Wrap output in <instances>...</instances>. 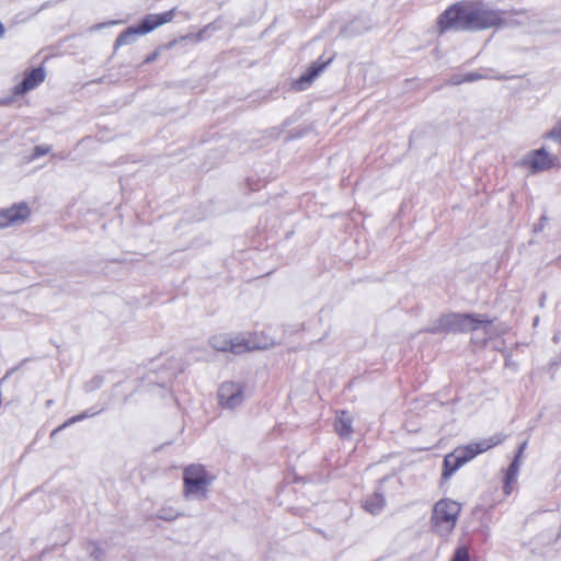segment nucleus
Returning a JSON list of instances; mask_svg holds the SVG:
<instances>
[{
    "mask_svg": "<svg viewBox=\"0 0 561 561\" xmlns=\"http://www.w3.org/2000/svg\"><path fill=\"white\" fill-rule=\"evenodd\" d=\"M491 321L479 314L449 313L442 316L436 324L428 329L431 333L442 332H470L478 330L480 325H490Z\"/></svg>",
    "mask_w": 561,
    "mask_h": 561,
    "instance_id": "1",
    "label": "nucleus"
},
{
    "mask_svg": "<svg viewBox=\"0 0 561 561\" xmlns=\"http://www.w3.org/2000/svg\"><path fill=\"white\" fill-rule=\"evenodd\" d=\"M461 506L458 502L444 499L438 501L433 508L432 526L440 536L449 535L456 526Z\"/></svg>",
    "mask_w": 561,
    "mask_h": 561,
    "instance_id": "2",
    "label": "nucleus"
},
{
    "mask_svg": "<svg viewBox=\"0 0 561 561\" xmlns=\"http://www.w3.org/2000/svg\"><path fill=\"white\" fill-rule=\"evenodd\" d=\"M214 477L202 465H191L183 471L184 495L186 497L206 499Z\"/></svg>",
    "mask_w": 561,
    "mask_h": 561,
    "instance_id": "3",
    "label": "nucleus"
},
{
    "mask_svg": "<svg viewBox=\"0 0 561 561\" xmlns=\"http://www.w3.org/2000/svg\"><path fill=\"white\" fill-rule=\"evenodd\" d=\"M210 345L219 352H231L233 354H242L253 350L265 348L266 345L255 341V335H236L217 334L210 337Z\"/></svg>",
    "mask_w": 561,
    "mask_h": 561,
    "instance_id": "4",
    "label": "nucleus"
},
{
    "mask_svg": "<svg viewBox=\"0 0 561 561\" xmlns=\"http://www.w3.org/2000/svg\"><path fill=\"white\" fill-rule=\"evenodd\" d=\"M502 10L492 9L483 4L468 7L465 13L467 30H484L499 27Z\"/></svg>",
    "mask_w": 561,
    "mask_h": 561,
    "instance_id": "5",
    "label": "nucleus"
},
{
    "mask_svg": "<svg viewBox=\"0 0 561 561\" xmlns=\"http://www.w3.org/2000/svg\"><path fill=\"white\" fill-rule=\"evenodd\" d=\"M244 385L241 382L227 381L218 389V402L220 407L233 410L240 407L244 399Z\"/></svg>",
    "mask_w": 561,
    "mask_h": 561,
    "instance_id": "6",
    "label": "nucleus"
},
{
    "mask_svg": "<svg viewBox=\"0 0 561 561\" xmlns=\"http://www.w3.org/2000/svg\"><path fill=\"white\" fill-rule=\"evenodd\" d=\"M558 162V158L550 154L545 148H539L528 152L520 164L530 170L531 173H539L552 169Z\"/></svg>",
    "mask_w": 561,
    "mask_h": 561,
    "instance_id": "7",
    "label": "nucleus"
},
{
    "mask_svg": "<svg viewBox=\"0 0 561 561\" xmlns=\"http://www.w3.org/2000/svg\"><path fill=\"white\" fill-rule=\"evenodd\" d=\"M467 10L468 7H465L461 3H455L447 8L438 18V27L440 32L451 28L467 30V22L465 19Z\"/></svg>",
    "mask_w": 561,
    "mask_h": 561,
    "instance_id": "8",
    "label": "nucleus"
},
{
    "mask_svg": "<svg viewBox=\"0 0 561 561\" xmlns=\"http://www.w3.org/2000/svg\"><path fill=\"white\" fill-rule=\"evenodd\" d=\"M31 216V209L24 202L13 204L0 210V229L24 224Z\"/></svg>",
    "mask_w": 561,
    "mask_h": 561,
    "instance_id": "9",
    "label": "nucleus"
},
{
    "mask_svg": "<svg viewBox=\"0 0 561 561\" xmlns=\"http://www.w3.org/2000/svg\"><path fill=\"white\" fill-rule=\"evenodd\" d=\"M503 442V437L500 435H494L490 438L482 439L480 442L468 444L463 447H458L455 449L457 455L461 458L463 465L468 461L472 460L479 454H482L492 447L501 444Z\"/></svg>",
    "mask_w": 561,
    "mask_h": 561,
    "instance_id": "10",
    "label": "nucleus"
},
{
    "mask_svg": "<svg viewBox=\"0 0 561 561\" xmlns=\"http://www.w3.org/2000/svg\"><path fill=\"white\" fill-rule=\"evenodd\" d=\"M174 16L175 9H171L163 13L148 14L142 19L141 23L137 26L139 27L140 33L145 35L152 32L160 25L171 22L174 19Z\"/></svg>",
    "mask_w": 561,
    "mask_h": 561,
    "instance_id": "11",
    "label": "nucleus"
},
{
    "mask_svg": "<svg viewBox=\"0 0 561 561\" xmlns=\"http://www.w3.org/2000/svg\"><path fill=\"white\" fill-rule=\"evenodd\" d=\"M45 77L46 75L43 67L32 69L30 72L25 75L23 81L14 87V94H24L35 89L45 80Z\"/></svg>",
    "mask_w": 561,
    "mask_h": 561,
    "instance_id": "12",
    "label": "nucleus"
},
{
    "mask_svg": "<svg viewBox=\"0 0 561 561\" xmlns=\"http://www.w3.org/2000/svg\"><path fill=\"white\" fill-rule=\"evenodd\" d=\"M331 59L325 61H317L312 64L309 69L297 80L293 82V89L302 91L307 89L311 82L323 71V69L330 64Z\"/></svg>",
    "mask_w": 561,
    "mask_h": 561,
    "instance_id": "13",
    "label": "nucleus"
},
{
    "mask_svg": "<svg viewBox=\"0 0 561 561\" xmlns=\"http://www.w3.org/2000/svg\"><path fill=\"white\" fill-rule=\"evenodd\" d=\"M530 20L528 12L526 10H502L501 21L499 23V27L502 26H519L528 23Z\"/></svg>",
    "mask_w": 561,
    "mask_h": 561,
    "instance_id": "14",
    "label": "nucleus"
},
{
    "mask_svg": "<svg viewBox=\"0 0 561 561\" xmlns=\"http://www.w3.org/2000/svg\"><path fill=\"white\" fill-rule=\"evenodd\" d=\"M481 79H496V80H508L511 77L505 75H491V70L486 69L483 72L472 71L466 75H455L451 77L450 82L453 84H461L463 82H473Z\"/></svg>",
    "mask_w": 561,
    "mask_h": 561,
    "instance_id": "15",
    "label": "nucleus"
},
{
    "mask_svg": "<svg viewBox=\"0 0 561 561\" xmlns=\"http://www.w3.org/2000/svg\"><path fill=\"white\" fill-rule=\"evenodd\" d=\"M386 506L385 495L380 492H374L373 494L365 497L363 501V507L366 512L371 515L379 514Z\"/></svg>",
    "mask_w": 561,
    "mask_h": 561,
    "instance_id": "16",
    "label": "nucleus"
},
{
    "mask_svg": "<svg viewBox=\"0 0 561 561\" xmlns=\"http://www.w3.org/2000/svg\"><path fill=\"white\" fill-rule=\"evenodd\" d=\"M335 431L341 438H351L353 434V419L346 411L340 412L335 422Z\"/></svg>",
    "mask_w": 561,
    "mask_h": 561,
    "instance_id": "17",
    "label": "nucleus"
},
{
    "mask_svg": "<svg viewBox=\"0 0 561 561\" xmlns=\"http://www.w3.org/2000/svg\"><path fill=\"white\" fill-rule=\"evenodd\" d=\"M462 466L463 462L455 450L447 454L444 458L442 478L448 480Z\"/></svg>",
    "mask_w": 561,
    "mask_h": 561,
    "instance_id": "18",
    "label": "nucleus"
},
{
    "mask_svg": "<svg viewBox=\"0 0 561 561\" xmlns=\"http://www.w3.org/2000/svg\"><path fill=\"white\" fill-rule=\"evenodd\" d=\"M144 35L140 33L139 27L136 26H129L125 31H123L115 41V47L129 45L131 44L137 36Z\"/></svg>",
    "mask_w": 561,
    "mask_h": 561,
    "instance_id": "19",
    "label": "nucleus"
},
{
    "mask_svg": "<svg viewBox=\"0 0 561 561\" xmlns=\"http://www.w3.org/2000/svg\"><path fill=\"white\" fill-rule=\"evenodd\" d=\"M99 413V411H93V410H87L85 412L83 413H80V414H77L72 417H70L69 420H67L64 424H61L60 426H58L56 430L53 431L51 435H55L57 432L66 428L67 426L73 424V423H77V422H80L87 417H90V416H94Z\"/></svg>",
    "mask_w": 561,
    "mask_h": 561,
    "instance_id": "20",
    "label": "nucleus"
},
{
    "mask_svg": "<svg viewBox=\"0 0 561 561\" xmlns=\"http://www.w3.org/2000/svg\"><path fill=\"white\" fill-rule=\"evenodd\" d=\"M181 514L172 507H162L158 511L157 517L165 522L175 520Z\"/></svg>",
    "mask_w": 561,
    "mask_h": 561,
    "instance_id": "21",
    "label": "nucleus"
},
{
    "mask_svg": "<svg viewBox=\"0 0 561 561\" xmlns=\"http://www.w3.org/2000/svg\"><path fill=\"white\" fill-rule=\"evenodd\" d=\"M88 549H89L90 557L93 558L95 561H102L103 560V558L105 556V552L100 547L99 543L90 542Z\"/></svg>",
    "mask_w": 561,
    "mask_h": 561,
    "instance_id": "22",
    "label": "nucleus"
},
{
    "mask_svg": "<svg viewBox=\"0 0 561 561\" xmlns=\"http://www.w3.org/2000/svg\"><path fill=\"white\" fill-rule=\"evenodd\" d=\"M518 472H519V461L517 458H514L507 468L505 478L510 479V480L517 481Z\"/></svg>",
    "mask_w": 561,
    "mask_h": 561,
    "instance_id": "23",
    "label": "nucleus"
},
{
    "mask_svg": "<svg viewBox=\"0 0 561 561\" xmlns=\"http://www.w3.org/2000/svg\"><path fill=\"white\" fill-rule=\"evenodd\" d=\"M547 138H551L558 144L561 145V119L556 124V126L546 134Z\"/></svg>",
    "mask_w": 561,
    "mask_h": 561,
    "instance_id": "24",
    "label": "nucleus"
},
{
    "mask_svg": "<svg viewBox=\"0 0 561 561\" xmlns=\"http://www.w3.org/2000/svg\"><path fill=\"white\" fill-rule=\"evenodd\" d=\"M451 561H470L468 549L466 547H459L455 551Z\"/></svg>",
    "mask_w": 561,
    "mask_h": 561,
    "instance_id": "25",
    "label": "nucleus"
},
{
    "mask_svg": "<svg viewBox=\"0 0 561 561\" xmlns=\"http://www.w3.org/2000/svg\"><path fill=\"white\" fill-rule=\"evenodd\" d=\"M49 151H50V147L49 146H36L34 148V152L32 154V159H37L39 157H43V156L47 154Z\"/></svg>",
    "mask_w": 561,
    "mask_h": 561,
    "instance_id": "26",
    "label": "nucleus"
},
{
    "mask_svg": "<svg viewBox=\"0 0 561 561\" xmlns=\"http://www.w3.org/2000/svg\"><path fill=\"white\" fill-rule=\"evenodd\" d=\"M517 481H514V480H510V479H504V486H503V491L505 493V495H510L513 490H514V484L516 483Z\"/></svg>",
    "mask_w": 561,
    "mask_h": 561,
    "instance_id": "27",
    "label": "nucleus"
},
{
    "mask_svg": "<svg viewBox=\"0 0 561 561\" xmlns=\"http://www.w3.org/2000/svg\"><path fill=\"white\" fill-rule=\"evenodd\" d=\"M526 445H527V443H526V442H524V443L519 446L518 451H517V454H516V456H515V458H517L518 460H519V458L522 457V455H523V453H524V450H525V448H526Z\"/></svg>",
    "mask_w": 561,
    "mask_h": 561,
    "instance_id": "28",
    "label": "nucleus"
},
{
    "mask_svg": "<svg viewBox=\"0 0 561 561\" xmlns=\"http://www.w3.org/2000/svg\"><path fill=\"white\" fill-rule=\"evenodd\" d=\"M526 445H527V443H526V442H524V443L519 446L518 451H517V454H516V456H515V458H517L518 460H519V458L522 457V455H523V453H524V450H525V448H526Z\"/></svg>",
    "mask_w": 561,
    "mask_h": 561,
    "instance_id": "29",
    "label": "nucleus"
},
{
    "mask_svg": "<svg viewBox=\"0 0 561 561\" xmlns=\"http://www.w3.org/2000/svg\"><path fill=\"white\" fill-rule=\"evenodd\" d=\"M4 35V26L3 24L0 22V38Z\"/></svg>",
    "mask_w": 561,
    "mask_h": 561,
    "instance_id": "30",
    "label": "nucleus"
},
{
    "mask_svg": "<svg viewBox=\"0 0 561 561\" xmlns=\"http://www.w3.org/2000/svg\"><path fill=\"white\" fill-rule=\"evenodd\" d=\"M51 404H53V401H51V400H48V401L46 402V405H47V407H50Z\"/></svg>",
    "mask_w": 561,
    "mask_h": 561,
    "instance_id": "31",
    "label": "nucleus"
},
{
    "mask_svg": "<svg viewBox=\"0 0 561 561\" xmlns=\"http://www.w3.org/2000/svg\"><path fill=\"white\" fill-rule=\"evenodd\" d=\"M154 58V56H150L147 60L150 61Z\"/></svg>",
    "mask_w": 561,
    "mask_h": 561,
    "instance_id": "32",
    "label": "nucleus"
}]
</instances>
